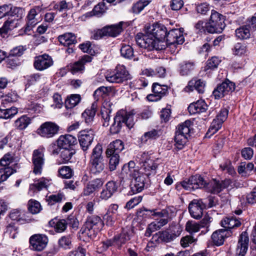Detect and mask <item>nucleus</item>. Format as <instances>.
I'll list each match as a JSON object with an SVG mask.
<instances>
[{"instance_id": "6ab92c4d", "label": "nucleus", "mask_w": 256, "mask_h": 256, "mask_svg": "<svg viewBox=\"0 0 256 256\" xmlns=\"http://www.w3.org/2000/svg\"><path fill=\"white\" fill-rule=\"evenodd\" d=\"M53 64V61L50 56L43 54L37 56L34 60V66L38 70H44Z\"/></svg>"}, {"instance_id": "79ce46f5", "label": "nucleus", "mask_w": 256, "mask_h": 256, "mask_svg": "<svg viewBox=\"0 0 256 256\" xmlns=\"http://www.w3.org/2000/svg\"><path fill=\"white\" fill-rule=\"evenodd\" d=\"M31 120L26 116H22L15 122L16 126L20 130H24L30 124Z\"/></svg>"}, {"instance_id": "6e6d98bb", "label": "nucleus", "mask_w": 256, "mask_h": 256, "mask_svg": "<svg viewBox=\"0 0 256 256\" xmlns=\"http://www.w3.org/2000/svg\"><path fill=\"white\" fill-rule=\"evenodd\" d=\"M120 54L122 56L126 58L130 59L134 56L132 48L129 45L123 46L120 49Z\"/></svg>"}, {"instance_id": "a18cd8bd", "label": "nucleus", "mask_w": 256, "mask_h": 256, "mask_svg": "<svg viewBox=\"0 0 256 256\" xmlns=\"http://www.w3.org/2000/svg\"><path fill=\"white\" fill-rule=\"evenodd\" d=\"M247 26H242L236 30V34L238 38L240 40L250 38V30Z\"/></svg>"}, {"instance_id": "bb28decb", "label": "nucleus", "mask_w": 256, "mask_h": 256, "mask_svg": "<svg viewBox=\"0 0 256 256\" xmlns=\"http://www.w3.org/2000/svg\"><path fill=\"white\" fill-rule=\"evenodd\" d=\"M208 107L204 100H200L196 102L190 104L188 107V110L190 114H194L206 112Z\"/></svg>"}, {"instance_id": "c9c22d12", "label": "nucleus", "mask_w": 256, "mask_h": 256, "mask_svg": "<svg viewBox=\"0 0 256 256\" xmlns=\"http://www.w3.org/2000/svg\"><path fill=\"white\" fill-rule=\"evenodd\" d=\"M96 104L93 103L90 108H87L82 114V117L84 118L87 124H90L94 120L96 114Z\"/></svg>"}, {"instance_id": "c85d7f7f", "label": "nucleus", "mask_w": 256, "mask_h": 256, "mask_svg": "<svg viewBox=\"0 0 256 256\" xmlns=\"http://www.w3.org/2000/svg\"><path fill=\"white\" fill-rule=\"evenodd\" d=\"M205 83L200 80L192 79L190 80L188 86L185 88L187 92L196 90L199 93H203L204 91Z\"/></svg>"}, {"instance_id": "1a4fd4ad", "label": "nucleus", "mask_w": 256, "mask_h": 256, "mask_svg": "<svg viewBox=\"0 0 256 256\" xmlns=\"http://www.w3.org/2000/svg\"><path fill=\"white\" fill-rule=\"evenodd\" d=\"M107 81L110 82L120 83L130 78V76L124 65H118L116 72L106 76Z\"/></svg>"}, {"instance_id": "8fccbe9b", "label": "nucleus", "mask_w": 256, "mask_h": 256, "mask_svg": "<svg viewBox=\"0 0 256 256\" xmlns=\"http://www.w3.org/2000/svg\"><path fill=\"white\" fill-rule=\"evenodd\" d=\"M63 150L60 152V156L62 160V163L68 162L74 154L75 152L74 150L68 148H62Z\"/></svg>"}, {"instance_id": "37998d69", "label": "nucleus", "mask_w": 256, "mask_h": 256, "mask_svg": "<svg viewBox=\"0 0 256 256\" xmlns=\"http://www.w3.org/2000/svg\"><path fill=\"white\" fill-rule=\"evenodd\" d=\"M194 69L193 62H184L180 64V73L182 75L186 76L190 74Z\"/></svg>"}, {"instance_id": "72a5a7b5", "label": "nucleus", "mask_w": 256, "mask_h": 256, "mask_svg": "<svg viewBox=\"0 0 256 256\" xmlns=\"http://www.w3.org/2000/svg\"><path fill=\"white\" fill-rule=\"evenodd\" d=\"M241 224L240 222L234 218H224L221 222V226L224 229L229 230L230 229L238 227Z\"/></svg>"}, {"instance_id": "603ef678", "label": "nucleus", "mask_w": 256, "mask_h": 256, "mask_svg": "<svg viewBox=\"0 0 256 256\" xmlns=\"http://www.w3.org/2000/svg\"><path fill=\"white\" fill-rule=\"evenodd\" d=\"M28 80L32 84L38 83L40 84H43L46 82L47 78L42 75L35 74L30 76Z\"/></svg>"}, {"instance_id": "9d476101", "label": "nucleus", "mask_w": 256, "mask_h": 256, "mask_svg": "<svg viewBox=\"0 0 256 256\" xmlns=\"http://www.w3.org/2000/svg\"><path fill=\"white\" fill-rule=\"evenodd\" d=\"M48 242V236L43 234H34L29 238L30 248L36 251H42L46 246Z\"/></svg>"}, {"instance_id": "7ed1b4c3", "label": "nucleus", "mask_w": 256, "mask_h": 256, "mask_svg": "<svg viewBox=\"0 0 256 256\" xmlns=\"http://www.w3.org/2000/svg\"><path fill=\"white\" fill-rule=\"evenodd\" d=\"M103 224L100 217L96 216H89L84 226L80 230V238L84 242H88L94 238L99 232Z\"/></svg>"}, {"instance_id": "f03ea898", "label": "nucleus", "mask_w": 256, "mask_h": 256, "mask_svg": "<svg viewBox=\"0 0 256 256\" xmlns=\"http://www.w3.org/2000/svg\"><path fill=\"white\" fill-rule=\"evenodd\" d=\"M141 167V174L132 178L131 184L132 191L134 194L142 192L145 185V176H154L156 173L158 160H154L151 154L144 152L138 157Z\"/></svg>"}, {"instance_id": "cd10ccee", "label": "nucleus", "mask_w": 256, "mask_h": 256, "mask_svg": "<svg viewBox=\"0 0 256 256\" xmlns=\"http://www.w3.org/2000/svg\"><path fill=\"white\" fill-rule=\"evenodd\" d=\"M76 142V138L72 135L66 134L60 136L58 140V146L62 148H68Z\"/></svg>"}, {"instance_id": "2f4dec72", "label": "nucleus", "mask_w": 256, "mask_h": 256, "mask_svg": "<svg viewBox=\"0 0 256 256\" xmlns=\"http://www.w3.org/2000/svg\"><path fill=\"white\" fill-rule=\"evenodd\" d=\"M122 25L123 22H120L118 24L104 26L106 36L112 37L118 36L122 31Z\"/></svg>"}, {"instance_id": "e2e57ef3", "label": "nucleus", "mask_w": 256, "mask_h": 256, "mask_svg": "<svg viewBox=\"0 0 256 256\" xmlns=\"http://www.w3.org/2000/svg\"><path fill=\"white\" fill-rule=\"evenodd\" d=\"M221 62V60L216 56H213L208 61L206 69L216 68Z\"/></svg>"}, {"instance_id": "412c9836", "label": "nucleus", "mask_w": 256, "mask_h": 256, "mask_svg": "<svg viewBox=\"0 0 256 256\" xmlns=\"http://www.w3.org/2000/svg\"><path fill=\"white\" fill-rule=\"evenodd\" d=\"M167 90L168 87L166 86H162L157 83L154 84L152 86L154 94L148 95L147 98L149 101H157L166 94Z\"/></svg>"}, {"instance_id": "aec40b11", "label": "nucleus", "mask_w": 256, "mask_h": 256, "mask_svg": "<svg viewBox=\"0 0 256 256\" xmlns=\"http://www.w3.org/2000/svg\"><path fill=\"white\" fill-rule=\"evenodd\" d=\"M132 234L133 232L132 228L130 226H127L122 229L120 234L114 236V242L116 246H121L130 240Z\"/></svg>"}, {"instance_id": "423d86ee", "label": "nucleus", "mask_w": 256, "mask_h": 256, "mask_svg": "<svg viewBox=\"0 0 256 256\" xmlns=\"http://www.w3.org/2000/svg\"><path fill=\"white\" fill-rule=\"evenodd\" d=\"M224 16L217 12L212 10L210 17L208 22L205 24L206 30L210 33H220L226 24Z\"/></svg>"}, {"instance_id": "774afa93", "label": "nucleus", "mask_w": 256, "mask_h": 256, "mask_svg": "<svg viewBox=\"0 0 256 256\" xmlns=\"http://www.w3.org/2000/svg\"><path fill=\"white\" fill-rule=\"evenodd\" d=\"M209 4L206 3H202L198 4L196 7V12L202 14H206L210 10Z\"/></svg>"}, {"instance_id": "5fc2aeb1", "label": "nucleus", "mask_w": 256, "mask_h": 256, "mask_svg": "<svg viewBox=\"0 0 256 256\" xmlns=\"http://www.w3.org/2000/svg\"><path fill=\"white\" fill-rule=\"evenodd\" d=\"M58 246L64 249L70 248L72 238L70 235L62 236L58 240Z\"/></svg>"}, {"instance_id": "ea45409f", "label": "nucleus", "mask_w": 256, "mask_h": 256, "mask_svg": "<svg viewBox=\"0 0 256 256\" xmlns=\"http://www.w3.org/2000/svg\"><path fill=\"white\" fill-rule=\"evenodd\" d=\"M80 96L78 94H72L68 97L65 102V105L67 108H71L76 106L80 102Z\"/></svg>"}, {"instance_id": "338daca9", "label": "nucleus", "mask_w": 256, "mask_h": 256, "mask_svg": "<svg viewBox=\"0 0 256 256\" xmlns=\"http://www.w3.org/2000/svg\"><path fill=\"white\" fill-rule=\"evenodd\" d=\"M195 241L196 239H194L192 236H186L182 238L180 240V244L182 247L186 248L190 244H192Z\"/></svg>"}, {"instance_id": "dca6fc26", "label": "nucleus", "mask_w": 256, "mask_h": 256, "mask_svg": "<svg viewBox=\"0 0 256 256\" xmlns=\"http://www.w3.org/2000/svg\"><path fill=\"white\" fill-rule=\"evenodd\" d=\"M32 160L34 164V172L36 174H40L44 163V150H34L33 152Z\"/></svg>"}, {"instance_id": "a211bd4d", "label": "nucleus", "mask_w": 256, "mask_h": 256, "mask_svg": "<svg viewBox=\"0 0 256 256\" xmlns=\"http://www.w3.org/2000/svg\"><path fill=\"white\" fill-rule=\"evenodd\" d=\"M205 206V204L202 200H194L190 202L188 206L191 216L196 219L201 218L202 215L203 209Z\"/></svg>"}, {"instance_id": "c03bdc74", "label": "nucleus", "mask_w": 256, "mask_h": 256, "mask_svg": "<svg viewBox=\"0 0 256 256\" xmlns=\"http://www.w3.org/2000/svg\"><path fill=\"white\" fill-rule=\"evenodd\" d=\"M65 200L66 197L64 194L62 192L52 194L47 198L48 204L50 205H53L56 203L60 202Z\"/></svg>"}, {"instance_id": "4be33fe9", "label": "nucleus", "mask_w": 256, "mask_h": 256, "mask_svg": "<svg viewBox=\"0 0 256 256\" xmlns=\"http://www.w3.org/2000/svg\"><path fill=\"white\" fill-rule=\"evenodd\" d=\"M248 233L246 232H242L238 242L236 256H244L248 250Z\"/></svg>"}, {"instance_id": "49530a36", "label": "nucleus", "mask_w": 256, "mask_h": 256, "mask_svg": "<svg viewBox=\"0 0 256 256\" xmlns=\"http://www.w3.org/2000/svg\"><path fill=\"white\" fill-rule=\"evenodd\" d=\"M111 91L110 87L101 86L95 90L94 96L96 100H98L100 98H104Z\"/></svg>"}, {"instance_id": "6e6552de", "label": "nucleus", "mask_w": 256, "mask_h": 256, "mask_svg": "<svg viewBox=\"0 0 256 256\" xmlns=\"http://www.w3.org/2000/svg\"><path fill=\"white\" fill-rule=\"evenodd\" d=\"M181 186L186 190H191L198 188L208 187V183L204 178L200 176H191L188 180L182 182Z\"/></svg>"}, {"instance_id": "09e8293b", "label": "nucleus", "mask_w": 256, "mask_h": 256, "mask_svg": "<svg viewBox=\"0 0 256 256\" xmlns=\"http://www.w3.org/2000/svg\"><path fill=\"white\" fill-rule=\"evenodd\" d=\"M58 176L63 178H70L73 172L71 168L68 166H62L58 170Z\"/></svg>"}, {"instance_id": "864d4df0", "label": "nucleus", "mask_w": 256, "mask_h": 256, "mask_svg": "<svg viewBox=\"0 0 256 256\" xmlns=\"http://www.w3.org/2000/svg\"><path fill=\"white\" fill-rule=\"evenodd\" d=\"M200 228V224L194 221H188L186 226V230L190 234L198 232Z\"/></svg>"}, {"instance_id": "c756f323", "label": "nucleus", "mask_w": 256, "mask_h": 256, "mask_svg": "<svg viewBox=\"0 0 256 256\" xmlns=\"http://www.w3.org/2000/svg\"><path fill=\"white\" fill-rule=\"evenodd\" d=\"M92 60V58L88 55L84 56L78 61L74 62L70 66V70L72 74H74L76 72L82 71L84 70V65L86 62H90Z\"/></svg>"}, {"instance_id": "a19ab883", "label": "nucleus", "mask_w": 256, "mask_h": 256, "mask_svg": "<svg viewBox=\"0 0 256 256\" xmlns=\"http://www.w3.org/2000/svg\"><path fill=\"white\" fill-rule=\"evenodd\" d=\"M28 208L32 214H37L42 210L40 204L37 200L31 199L28 202Z\"/></svg>"}, {"instance_id": "39448f33", "label": "nucleus", "mask_w": 256, "mask_h": 256, "mask_svg": "<svg viewBox=\"0 0 256 256\" xmlns=\"http://www.w3.org/2000/svg\"><path fill=\"white\" fill-rule=\"evenodd\" d=\"M192 126V122L188 120L180 124L176 128L174 141L175 146L178 149L181 150L184 147L190 136Z\"/></svg>"}, {"instance_id": "7c9ffc66", "label": "nucleus", "mask_w": 256, "mask_h": 256, "mask_svg": "<svg viewBox=\"0 0 256 256\" xmlns=\"http://www.w3.org/2000/svg\"><path fill=\"white\" fill-rule=\"evenodd\" d=\"M51 181L52 180L49 178H42L36 182V183L30 186V190L34 191L37 190L40 191L43 189H47L51 184Z\"/></svg>"}, {"instance_id": "a878e982", "label": "nucleus", "mask_w": 256, "mask_h": 256, "mask_svg": "<svg viewBox=\"0 0 256 256\" xmlns=\"http://www.w3.org/2000/svg\"><path fill=\"white\" fill-rule=\"evenodd\" d=\"M124 148V145L122 142L120 140H116L108 145L106 152V155H119Z\"/></svg>"}, {"instance_id": "bf43d9fd", "label": "nucleus", "mask_w": 256, "mask_h": 256, "mask_svg": "<svg viewBox=\"0 0 256 256\" xmlns=\"http://www.w3.org/2000/svg\"><path fill=\"white\" fill-rule=\"evenodd\" d=\"M26 50V48L25 46H19L12 49L10 51L8 55L15 58H17L18 56H21L24 54V52Z\"/></svg>"}, {"instance_id": "f8f14e48", "label": "nucleus", "mask_w": 256, "mask_h": 256, "mask_svg": "<svg viewBox=\"0 0 256 256\" xmlns=\"http://www.w3.org/2000/svg\"><path fill=\"white\" fill-rule=\"evenodd\" d=\"M58 130V126L55 123L47 122L42 124L37 130L36 132L40 136L50 138L53 137Z\"/></svg>"}, {"instance_id": "4c0bfd02", "label": "nucleus", "mask_w": 256, "mask_h": 256, "mask_svg": "<svg viewBox=\"0 0 256 256\" xmlns=\"http://www.w3.org/2000/svg\"><path fill=\"white\" fill-rule=\"evenodd\" d=\"M106 8L104 2L98 3L94 6L92 11L86 14V17H90L92 16H100L106 12Z\"/></svg>"}, {"instance_id": "4468645a", "label": "nucleus", "mask_w": 256, "mask_h": 256, "mask_svg": "<svg viewBox=\"0 0 256 256\" xmlns=\"http://www.w3.org/2000/svg\"><path fill=\"white\" fill-rule=\"evenodd\" d=\"M94 132L91 130H84L79 132L78 138L80 146L86 152L91 145L94 138Z\"/></svg>"}, {"instance_id": "f704fd0d", "label": "nucleus", "mask_w": 256, "mask_h": 256, "mask_svg": "<svg viewBox=\"0 0 256 256\" xmlns=\"http://www.w3.org/2000/svg\"><path fill=\"white\" fill-rule=\"evenodd\" d=\"M58 40L62 44L69 46L76 42V38L74 34L68 32L59 36Z\"/></svg>"}, {"instance_id": "f257e3e1", "label": "nucleus", "mask_w": 256, "mask_h": 256, "mask_svg": "<svg viewBox=\"0 0 256 256\" xmlns=\"http://www.w3.org/2000/svg\"><path fill=\"white\" fill-rule=\"evenodd\" d=\"M183 28L172 29L167 33L166 28L162 24H154L145 27V33H138L136 36V44L140 48L148 50H160L166 46L172 50L184 42Z\"/></svg>"}, {"instance_id": "e433bc0d", "label": "nucleus", "mask_w": 256, "mask_h": 256, "mask_svg": "<svg viewBox=\"0 0 256 256\" xmlns=\"http://www.w3.org/2000/svg\"><path fill=\"white\" fill-rule=\"evenodd\" d=\"M10 217L12 220H16L21 223L29 222V220L26 218L25 212L23 210H14L10 213Z\"/></svg>"}, {"instance_id": "b1692460", "label": "nucleus", "mask_w": 256, "mask_h": 256, "mask_svg": "<svg viewBox=\"0 0 256 256\" xmlns=\"http://www.w3.org/2000/svg\"><path fill=\"white\" fill-rule=\"evenodd\" d=\"M230 230L220 229L213 232L212 238L214 244L220 246L224 244L225 238L230 236Z\"/></svg>"}, {"instance_id": "680f3d73", "label": "nucleus", "mask_w": 256, "mask_h": 256, "mask_svg": "<svg viewBox=\"0 0 256 256\" xmlns=\"http://www.w3.org/2000/svg\"><path fill=\"white\" fill-rule=\"evenodd\" d=\"M20 64V62L17 58L8 55L6 59L7 66L10 68H14Z\"/></svg>"}, {"instance_id": "0e129e2a", "label": "nucleus", "mask_w": 256, "mask_h": 256, "mask_svg": "<svg viewBox=\"0 0 256 256\" xmlns=\"http://www.w3.org/2000/svg\"><path fill=\"white\" fill-rule=\"evenodd\" d=\"M142 198L141 196H136L130 199L128 202H127L126 208L128 209H131L137 206L139 203L141 202Z\"/></svg>"}, {"instance_id": "2eb2a0df", "label": "nucleus", "mask_w": 256, "mask_h": 256, "mask_svg": "<svg viewBox=\"0 0 256 256\" xmlns=\"http://www.w3.org/2000/svg\"><path fill=\"white\" fill-rule=\"evenodd\" d=\"M235 85L229 80L225 81L218 85L213 92V96L216 99H220L230 94L234 90Z\"/></svg>"}, {"instance_id": "052dcab7", "label": "nucleus", "mask_w": 256, "mask_h": 256, "mask_svg": "<svg viewBox=\"0 0 256 256\" xmlns=\"http://www.w3.org/2000/svg\"><path fill=\"white\" fill-rule=\"evenodd\" d=\"M102 145L97 144L92 150L91 159L103 158L102 156Z\"/></svg>"}, {"instance_id": "473e14b6", "label": "nucleus", "mask_w": 256, "mask_h": 256, "mask_svg": "<svg viewBox=\"0 0 256 256\" xmlns=\"http://www.w3.org/2000/svg\"><path fill=\"white\" fill-rule=\"evenodd\" d=\"M90 170L92 172L97 174L102 172L105 168V164L103 158L91 159Z\"/></svg>"}, {"instance_id": "9b49d317", "label": "nucleus", "mask_w": 256, "mask_h": 256, "mask_svg": "<svg viewBox=\"0 0 256 256\" xmlns=\"http://www.w3.org/2000/svg\"><path fill=\"white\" fill-rule=\"evenodd\" d=\"M170 210V209L169 208L162 210L158 209H144V211L147 212L146 214L154 218H160L159 221H156L160 228L168 223V219L171 217L169 212Z\"/></svg>"}, {"instance_id": "393cba45", "label": "nucleus", "mask_w": 256, "mask_h": 256, "mask_svg": "<svg viewBox=\"0 0 256 256\" xmlns=\"http://www.w3.org/2000/svg\"><path fill=\"white\" fill-rule=\"evenodd\" d=\"M19 18L18 15H10L4 22L2 28H0V34H5L8 30L16 28L18 24Z\"/></svg>"}, {"instance_id": "ddd939ff", "label": "nucleus", "mask_w": 256, "mask_h": 256, "mask_svg": "<svg viewBox=\"0 0 256 256\" xmlns=\"http://www.w3.org/2000/svg\"><path fill=\"white\" fill-rule=\"evenodd\" d=\"M42 10V8L40 6H35L30 10L26 16L27 26L26 30H30L38 22L41 18Z\"/></svg>"}, {"instance_id": "13d9d810", "label": "nucleus", "mask_w": 256, "mask_h": 256, "mask_svg": "<svg viewBox=\"0 0 256 256\" xmlns=\"http://www.w3.org/2000/svg\"><path fill=\"white\" fill-rule=\"evenodd\" d=\"M110 158L109 168L110 171L114 170L118 166L120 162L119 155L107 156Z\"/></svg>"}, {"instance_id": "de8ad7c7", "label": "nucleus", "mask_w": 256, "mask_h": 256, "mask_svg": "<svg viewBox=\"0 0 256 256\" xmlns=\"http://www.w3.org/2000/svg\"><path fill=\"white\" fill-rule=\"evenodd\" d=\"M149 3V1L146 0H139L134 4L132 8V12L135 14H140Z\"/></svg>"}, {"instance_id": "69168bd1", "label": "nucleus", "mask_w": 256, "mask_h": 256, "mask_svg": "<svg viewBox=\"0 0 256 256\" xmlns=\"http://www.w3.org/2000/svg\"><path fill=\"white\" fill-rule=\"evenodd\" d=\"M106 32L105 27L102 29L94 30L92 35V38L94 40L100 39L103 36H106Z\"/></svg>"}, {"instance_id": "58836bf2", "label": "nucleus", "mask_w": 256, "mask_h": 256, "mask_svg": "<svg viewBox=\"0 0 256 256\" xmlns=\"http://www.w3.org/2000/svg\"><path fill=\"white\" fill-rule=\"evenodd\" d=\"M232 52L233 54L242 56L247 54L248 50L246 44L238 42L234 45Z\"/></svg>"}, {"instance_id": "20e7f679", "label": "nucleus", "mask_w": 256, "mask_h": 256, "mask_svg": "<svg viewBox=\"0 0 256 256\" xmlns=\"http://www.w3.org/2000/svg\"><path fill=\"white\" fill-rule=\"evenodd\" d=\"M134 110L118 112L114 118V122L110 128V132L112 134L120 132L122 126L126 124L128 128H131L134 124Z\"/></svg>"}, {"instance_id": "5701e85b", "label": "nucleus", "mask_w": 256, "mask_h": 256, "mask_svg": "<svg viewBox=\"0 0 256 256\" xmlns=\"http://www.w3.org/2000/svg\"><path fill=\"white\" fill-rule=\"evenodd\" d=\"M118 186L114 181H110L105 185L100 194V198L102 200H107L116 192Z\"/></svg>"}, {"instance_id": "0eeeda50", "label": "nucleus", "mask_w": 256, "mask_h": 256, "mask_svg": "<svg viewBox=\"0 0 256 256\" xmlns=\"http://www.w3.org/2000/svg\"><path fill=\"white\" fill-rule=\"evenodd\" d=\"M228 110L226 108H222L220 110V112L217 114L216 118L212 120L210 128L206 134V136L210 137L222 128V124L228 118Z\"/></svg>"}, {"instance_id": "f3484780", "label": "nucleus", "mask_w": 256, "mask_h": 256, "mask_svg": "<svg viewBox=\"0 0 256 256\" xmlns=\"http://www.w3.org/2000/svg\"><path fill=\"white\" fill-rule=\"evenodd\" d=\"M140 172L141 168L139 169L138 167L135 166V163L130 161L122 167L121 176L122 178H132L138 174H140Z\"/></svg>"}, {"instance_id": "4d7b16f0", "label": "nucleus", "mask_w": 256, "mask_h": 256, "mask_svg": "<svg viewBox=\"0 0 256 256\" xmlns=\"http://www.w3.org/2000/svg\"><path fill=\"white\" fill-rule=\"evenodd\" d=\"M14 172L13 169L10 167L0 169V184L6 180Z\"/></svg>"}, {"instance_id": "3c124183", "label": "nucleus", "mask_w": 256, "mask_h": 256, "mask_svg": "<svg viewBox=\"0 0 256 256\" xmlns=\"http://www.w3.org/2000/svg\"><path fill=\"white\" fill-rule=\"evenodd\" d=\"M207 188L213 193H218L222 190L221 182L216 180H213L210 184H208Z\"/></svg>"}]
</instances>
